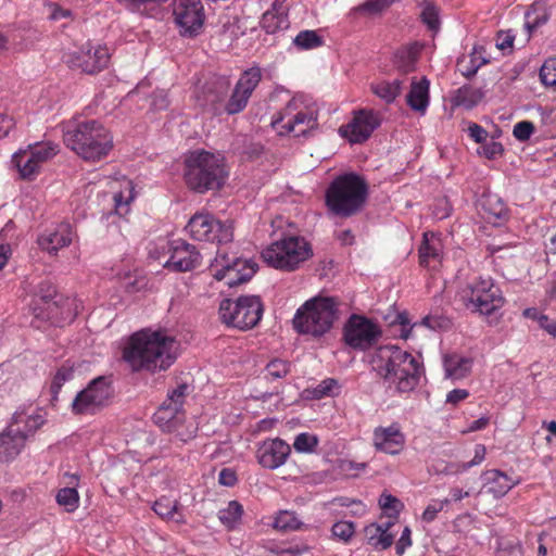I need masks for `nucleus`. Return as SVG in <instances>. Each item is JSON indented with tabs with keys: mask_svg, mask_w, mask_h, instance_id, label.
I'll return each mask as SVG.
<instances>
[{
	"mask_svg": "<svg viewBox=\"0 0 556 556\" xmlns=\"http://www.w3.org/2000/svg\"><path fill=\"white\" fill-rule=\"evenodd\" d=\"M211 266L214 277L217 280L227 279L226 283L229 287L247 282L255 274L254 264L251 261L235 256L229 258L226 254L217 253Z\"/></svg>",
	"mask_w": 556,
	"mask_h": 556,
	"instance_id": "obj_14",
	"label": "nucleus"
},
{
	"mask_svg": "<svg viewBox=\"0 0 556 556\" xmlns=\"http://www.w3.org/2000/svg\"><path fill=\"white\" fill-rule=\"evenodd\" d=\"M111 59L110 50L106 46L93 47L86 43L83 47L65 52L62 56L63 62L73 70L89 75H94L108 67Z\"/></svg>",
	"mask_w": 556,
	"mask_h": 556,
	"instance_id": "obj_12",
	"label": "nucleus"
},
{
	"mask_svg": "<svg viewBox=\"0 0 556 556\" xmlns=\"http://www.w3.org/2000/svg\"><path fill=\"white\" fill-rule=\"evenodd\" d=\"M541 81L545 86H554L556 84V62L546 61L540 70Z\"/></svg>",
	"mask_w": 556,
	"mask_h": 556,
	"instance_id": "obj_57",
	"label": "nucleus"
},
{
	"mask_svg": "<svg viewBox=\"0 0 556 556\" xmlns=\"http://www.w3.org/2000/svg\"><path fill=\"white\" fill-rule=\"evenodd\" d=\"M482 98L483 92L480 89L473 88L470 85H464L456 90L453 101L456 105L472 109L482 100Z\"/></svg>",
	"mask_w": 556,
	"mask_h": 556,
	"instance_id": "obj_35",
	"label": "nucleus"
},
{
	"mask_svg": "<svg viewBox=\"0 0 556 556\" xmlns=\"http://www.w3.org/2000/svg\"><path fill=\"white\" fill-rule=\"evenodd\" d=\"M381 115L374 110L362 109L354 112L352 121L339 128L342 137L351 143H363L380 126Z\"/></svg>",
	"mask_w": 556,
	"mask_h": 556,
	"instance_id": "obj_18",
	"label": "nucleus"
},
{
	"mask_svg": "<svg viewBox=\"0 0 556 556\" xmlns=\"http://www.w3.org/2000/svg\"><path fill=\"white\" fill-rule=\"evenodd\" d=\"M445 378L460 380L467 377L472 368V359L456 353L443 356Z\"/></svg>",
	"mask_w": 556,
	"mask_h": 556,
	"instance_id": "obj_26",
	"label": "nucleus"
},
{
	"mask_svg": "<svg viewBox=\"0 0 556 556\" xmlns=\"http://www.w3.org/2000/svg\"><path fill=\"white\" fill-rule=\"evenodd\" d=\"M422 11L420 13L421 21L431 30H438L440 26L439 10L433 2L429 0L422 1Z\"/></svg>",
	"mask_w": 556,
	"mask_h": 556,
	"instance_id": "obj_49",
	"label": "nucleus"
},
{
	"mask_svg": "<svg viewBox=\"0 0 556 556\" xmlns=\"http://www.w3.org/2000/svg\"><path fill=\"white\" fill-rule=\"evenodd\" d=\"M483 476L488 492L495 498L503 497L519 483V480H513L506 473L497 469L486 470Z\"/></svg>",
	"mask_w": 556,
	"mask_h": 556,
	"instance_id": "obj_25",
	"label": "nucleus"
},
{
	"mask_svg": "<svg viewBox=\"0 0 556 556\" xmlns=\"http://www.w3.org/2000/svg\"><path fill=\"white\" fill-rule=\"evenodd\" d=\"M65 146L86 161H99L113 148V140L105 127L97 121L68 123L63 130Z\"/></svg>",
	"mask_w": 556,
	"mask_h": 556,
	"instance_id": "obj_3",
	"label": "nucleus"
},
{
	"mask_svg": "<svg viewBox=\"0 0 556 556\" xmlns=\"http://www.w3.org/2000/svg\"><path fill=\"white\" fill-rule=\"evenodd\" d=\"M368 195L366 181L357 174L338 176L327 188L325 202L329 212L339 217H351L364 206Z\"/></svg>",
	"mask_w": 556,
	"mask_h": 556,
	"instance_id": "obj_4",
	"label": "nucleus"
},
{
	"mask_svg": "<svg viewBox=\"0 0 556 556\" xmlns=\"http://www.w3.org/2000/svg\"><path fill=\"white\" fill-rule=\"evenodd\" d=\"M421 48V45L415 42L396 52V65L403 73H409L415 70Z\"/></svg>",
	"mask_w": 556,
	"mask_h": 556,
	"instance_id": "obj_34",
	"label": "nucleus"
},
{
	"mask_svg": "<svg viewBox=\"0 0 556 556\" xmlns=\"http://www.w3.org/2000/svg\"><path fill=\"white\" fill-rule=\"evenodd\" d=\"M250 98L251 97L235 86L229 99L224 104L225 112L228 115L241 113L247 108Z\"/></svg>",
	"mask_w": 556,
	"mask_h": 556,
	"instance_id": "obj_40",
	"label": "nucleus"
},
{
	"mask_svg": "<svg viewBox=\"0 0 556 556\" xmlns=\"http://www.w3.org/2000/svg\"><path fill=\"white\" fill-rule=\"evenodd\" d=\"M188 386L180 384L168 393L167 399L162 403L154 414V421L163 430L176 431L184 421L182 406L187 394Z\"/></svg>",
	"mask_w": 556,
	"mask_h": 556,
	"instance_id": "obj_17",
	"label": "nucleus"
},
{
	"mask_svg": "<svg viewBox=\"0 0 556 556\" xmlns=\"http://www.w3.org/2000/svg\"><path fill=\"white\" fill-rule=\"evenodd\" d=\"M113 395L112 381L110 377L99 376L91 380L88 386L77 393L72 402V409L75 414H96L106 406Z\"/></svg>",
	"mask_w": 556,
	"mask_h": 556,
	"instance_id": "obj_11",
	"label": "nucleus"
},
{
	"mask_svg": "<svg viewBox=\"0 0 556 556\" xmlns=\"http://www.w3.org/2000/svg\"><path fill=\"white\" fill-rule=\"evenodd\" d=\"M290 372V363L283 359H273L265 367L266 379H281Z\"/></svg>",
	"mask_w": 556,
	"mask_h": 556,
	"instance_id": "obj_50",
	"label": "nucleus"
},
{
	"mask_svg": "<svg viewBox=\"0 0 556 556\" xmlns=\"http://www.w3.org/2000/svg\"><path fill=\"white\" fill-rule=\"evenodd\" d=\"M170 256L165 263V267L174 271H189L200 265L201 255L194 245L178 239L170 242Z\"/></svg>",
	"mask_w": 556,
	"mask_h": 556,
	"instance_id": "obj_19",
	"label": "nucleus"
},
{
	"mask_svg": "<svg viewBox=\"0 0 556 556\" xmlns=\"http://www.w3.org/2000/svg\"><path fill=\"white\" fill-rule=\"evenodd\" d=\"M535 127L534 124L530 121H521L518 122L513 129V135L519 141H527L530 139L531 135L534 132Z\"/></svg>",
	"mask_w": 556,
	"mask_h": 556,
	"instance_id": "obj_55",
	"label": "nucleus"
},
{
	"mask_svg": "<svg viewBox=\"0 0 556 556\" xmlns=\"http://www.w3.org/2000/svg\"><path fill=\"white\" fill-rule=\"evenodd\" d=\"M42 422L43 420L40 415L27 414L25 410H17L12 417L10 431L22 434L26 440L42 425Z\"/></svg>",
	"mask_w": 556,
	"mask_h": 556,
	"instance_id": "obj_27",
	"label": "nucleus"
},
{
	"mask_svg": "<svg viewBox=\"0 0 556 556\" xmlns=\"http://www.w3.org/2000/svg\"><path fill=\"white\" fill-rule=\"evenodd\" d=\"M484 48L482 46H475L472 52L469 54V64L465 66L462 74L466 78H470L476 75L478 70L486 64L489 60L484 55Z\"/></svg>",
	"mask_w": 556,
	"mask_h": 556,
	"instance_id": "obj_44",
	"label": "nucleus"
},
{
	"mask_svg": "<svg viewBox=\"0 0 556 556\" xmlns=\"http://www.w3.org/2000/svg\"><path fill=\"white\" fill-rule=\"evenodd\" d=\"M184 176L191 190L204 193L222 188L227 170L222 156L201 150L191 152L187 156Z\"/></svg>",
	"mask_w": 556,
	"mask_h": 556,
	"instance_id": "obj_5",
	"label": "nucleus"
},
{
	"mask_svg": "<svg viewBox=\"0 0 556 556\" xmlns=\"http://www.w3.org/2000/svg\"><path fill=\"white\" fill-rule=\"evenodd\" d=\"M185 229L197 241L227 243L233 238L232 224L223 223L210 213L194 214Z\"/></svg>",
	"mask_w": 556,
	"mask_h": 556,
	"instance_id": "obj_10",
	"label": "nucleus"
},
{
	"mask_svg": "<svg viewBox=\"0 0 556 556\" xmlns=\"http://www.w3.org/2000/svg\"><path fill=\"white\" fill-rule=\"evenodd\" d=\"M483 155L488 159H493L503 152V146L496 141H490L483 146Z\"/></svg>",
	"mask_w": 556,
	"mask_h": 556,
	"instance_id": "obj_64",
	"label": "nucleus"
},
{
	"mask_svg": "<svg viewBox=\"0 0 556 556\" xmlns=\"http://www.w3.org/2000/svg\"><path fill=\"white\" fill-rule=\"evenodd\" d=\"M405 441V434L396 422L389 427H377L372 433L375 448L390 455L399 454L404 448Z\"/></svg>",
	"mask_w": 556,
	"mask_h": 556,
	"instance_id": "obj_20",
	"label": "nucleus"
},
{
	"mask_svg": "<svg viewBox=\"0 0 556 556\" xmlns=\"http://www.w3.org/2000/svg\"><path fill=\"white\" fill-rule=\"evenodd\" d=\"M450 504V500H433L424 510L422 520L426 522H431L435 519L438 513H440L445 505Z\"/></svg>",
	"mask_w": 556,
	"mask_h": 556,
	"instance_id": "obj_56",
	"label": "nucleus"
},
{
	"mask_svg": "<svg viewBox=\"0 0 556 556\" xmlns=\"http://www.w3.org/2000/svg\"><path fill=\"white\" fill-rule=\"evenodd\" d=\"M485 446L482 444L476 445L475 456L470 462L467 463H451L445 467L446 475H458L462 473L469 468L481 464L485 458Z\"/></svg>",
	"mask_w": 556,
	"mask_h": 556,
	"instance_id": "obj_39",
	"label": "nucleus"
},
{
	"mask_svg": "<svg viewBox=\"0 0 556 556\" xmlns=\"http://www.w3.org/2000/svg\"><path fill=\"white\" fill-rule=\"evenodd\" d=\"M56 502L67 511H74L78 507L79 496L75 488H63L56 494Z\"/></svg>",
	"mask_w": 556,
	"mask_h": 556,
	"instance_id": "obj_48",
	"label": "nucleus"
},
{
	"mask_svg": "<svg viewBox=\"0 0 556 556\" xmlns=\"http://www.w3.org/2000/svg\"><path fill=\"white\" fill-rule=\"evenodd\" d=\"M231 83L226 75H213L203 85L204 102L203 105H212L222 103L225 100Z\"/></svg>",
	"mask_w": 556,
	"mask_h": 556,
	"instance_id": "obj_23",
	"label": "nucleus"
},
{
	"mask_svg": "<svg viewBox=\"0 0 556 556\" xmlns=\"http://www.w3.org/2000/svg\"><path fill=\"white\" fill-rule=\"evenodd\" d=\"M318 444L316 435L303 432L295 437L293 447L299 453H312Z\"/></svg>",
	"mask_w": 556,
	"mask_h": 556,
	"instance_id": "obj_52",
	"label": "nucleus"
},
{
	"mask_svg": "<svg viewBox=\"0 0 556 556\" xmlns=\"http://www.w3.org/2000/svg\"><path fill=\"white\" fill-rule=\"evenodd\" d=\"M378 503L380 508L388 515L389 518L396 519L404 508V504L396 496L388 493H382Z\"/></svg>",
	"mask_w": 556,
	"mask_h": 556,
	"instance_id": "obj_46",
	"label": "nucleus"
},
{
	"mask_svg": "<svg viewBox=\"0 0 556 556\" xmlns=\"http://www.w3.org/2000/svg\"><path fill=\"white\" fill-rule=\"evenodd\" d=\"M468 134L478 143L486 141L488 138V131L476 123L469 125Z\"/></svg>",
	"mask_w": 556,
	"mask_h": 556,
	"instance_id": "obj_60",
	"label": "nucleus"
},
{
	"mask_svg": "<svg viewBox=\"0 0 556 556\" xmlns=\"http://www.w3.org/2000/svg\"><path fill=\"white\" fill-rule=\"evenodd\" d=\"M132 370H166L176 359V341L164 331L142 330L135 333L123 353Z\"/></svg>",
	"mask_w": 556,
	"mask_h": 556,
	"instance_id": "obj_1",
	"label": "nucleus"
},
{
	"mask_svg": "<svg viewBox=\"0 0 556 556\" xmlns=\"http://www.w3.org/2000/svg\"><path fill=\"white\" fill-rule=\"evenodd\" d=\"M429 86L430 83L426 77L412 81L410 90L406 96V102L412 110L425 114L429 105Z\"/></svg>",
	"mask_w": 556,
	"mask_h": 556,
	"instance_id": "obj_28",
	"label": "nucleus"
},
{
	"mask_svg": "<svg viewBox=\"0 0 556 556\" xmlns=\"http://www.w3.org/2000/svg\"><path fill=\"white\" fill-rule=\"evenodd\" d=\"M74 370L72 367L62 366L55 374L53 381L51 383V392L53 394H58L61 390L63 383L73 378Z\"/></svg>",
	"mask_w": 556,
	"mask_h": 556,
	"instance_id": "obj_54",
	"label": "nucleus"
},
{
	"mask_svg": "<svg viewBox=\"0 0 556 556\" xmlns=\"http://www.w3.org/2000/svg\"><path fill=\"white\" fill-rule=\"evenodd\" d=\"M293 42L298 48L307 50L320 47L323 39L315 30H302L295 36Z\"/></svg>",
	"mask_w": 556,
	"mask_h": 556,
	"instance_id": "obj_47",
	"label": "nucleus"
},
{
	"mask_svg": "<svg viewBox=\"0 0 556 556\" xmlns=\"http://www.w3.org/2000/svg\"><path fill=\"white\" fill-rule=\"evenodd\" d=\"M180 504L177 500L162 496L156 500L152 506L153 511L163 519L173 520L177 523H184L185 518L179 510Z\"/></svg>",
	"mask_w": 556,
	"mask_h": 556,
	"instance_id": "obj_31",
	"label": "nucleus"
},
{
	"mask_svg": "<svg viewBox=\"0 0 556 556\" xmlns=\"http://www.w3.org/2000/svg\"><path fill=\"white\" fill-rule=\"evenodd\" d=\"M25 439L22 434L8 430L0 434V457L4 460L13 459L24 446Z\"/></svg>",
	"mask_w": 556,
	"mask_h": 556,
	"instance_id": "obj_30",
	"label": "nucleus"
},
{
	"mask_svg": "<svg viewBox=\"0 0 556 556\" xmlns=\"http://www.w3.org/2000/svg\"><path fill=\"white\" fill-rule=\"evenodd\" d=\"M339 390V383L333 378H327L320 381L314 389L309 391L313 399L319 400L325 396H331Z\"/></svg>",
	"mask_w": 556,
	"mask_h": 556,
	"instance_id": "obj_51",
	"label": "nucleus"
},
{
	"mask_svg": "<svg viewBox=\"0 0 556 556\" xmlns=\"http://www.w3.org/2000/svg\"><path fill=\"white\" fill-rule=\"evenodd\" d=\"M291 448L289 444L280 439L264 441L256 452L258 464L266 469H277L282 466Z\"/></svg>",
	"mask_w": 556,
	"mask_h": 556,
	"instance_id": "obj_21",
	"label": "nucleus"
},
{
	"mask_svg": "<svg viewBox=\"0 0 556 556\" xmlns=\"http://www.w3.org/2000/svg\"><path fill=\"white\" fill-rule=\"evenodd\" d=\"M402 81L395 79L393 81H379L371 85V91L386 103H392L400 94Z\"/></svg>",
	"mask_w": 556,
	"mask_h": 556,
	"instance_id": "obj_36",
	"label": "nucleus"
},
{
	"mask_svg": "<svg viewBox=\"0 0 556 556\" xmlns=\"http://www.w3.org/2000/svg\"><path fill=\"white\" fill-rule=\"evenodd\" d=\"M480 206L483 217L493 225H501L508 217V208L497 194H483Z\"/></svg>",
	"mask_w": 556,
	"mask_h": 556,
	"instance_id": "obj_24",
	"label": "nucleus"
},
{
	"mask_svg": "<svg viewBox=\"0 0 556 556\" xmlns=\"http://www.w3.org/2000/svg\"><path fill=\"white\" fill-rule=\"evenodd\" d=\"M464 306L475 313L490 316L504 305L500 288L491 278H475L458 291Z\"/></svg>",
	"mask_w": 556,
	"mask_h": 556,
	"instance_id": "obj_7",
	"label": "nucleus"
},
{
	"mask_svg": "<svg viewBox=\"0 0 556 556\" xmlns=\"http://www.w3.org/2000/svg\"><path fill=\"white\" fill-rule=\"evenodd\" d=\"M262 80V71L258 66H253L245 70L236 83V87L247 93L249 97L252 96Z\"/></svg>",
	"mask_w": 556,
	"mask_h": 556,
	"instance_id": "obj_37",
	"label": "nucleus"
},
{
	"mask_svg": "<svg viewBox=\"0 0 556 556\" xmlns=\"http://www.w3.org/2000/svg\"><path fill=\"white\" fill-rule=\"evenodd\" d=\"M312 255L309 243L301 237H285L263 250L262 257L269 266L293 270Z\"/></svg>",
	"mask_w": 556,
	"mask_h": 556,
	"instance_id": "obj_8",
	"label": "nucleus"
},
{
	"mask_svg": "<svg viewBox=\"0 0 556 556\" xmlns=\"http://www.w3.org/2000/svg\"><path fill=\"white\" fill-rule=\"evenodd\" d=\"M132 187L129 185V194L126 197L122 193L114 195L115 210L118 215H125L128 212L129 202L134 199Z\"/></svg>",
	"mask_w": 556,
	"mask_h": 556,
	"instance_id": "obj_58",
	"label": "nucleus"
},
{
	"mask_svg": "<svg viewBox=\"0 0 556 556\" xmlns=\"http://www.w3.org/2000/svg\"><path fill=\"white\" fill-rule=\"evenodd\" d=\"M420 265L429 266L431 261L441 262L442 260V243L439 238L428 233H424V241L419 248Z\"/></svg>",
	"mask_w": 556,
	"mask_h": 556,
	"instance_id": "obj_32",
	"label": "nucleus"
},
{
	"mask_svg": "<svg viewBox=\"0 0 556 556\" xmlns=\"http://www.w3.org/2000/svg\"><path fill=\"white\" fill-rule=\"evenodd\" d=\"M296 99L288 102L280 116L273 121V126L278 130L279 135L293 134L295 137L304 136L308 130L317 125V114L315 111H299Z\"/></svg>",
	"mask_w": 556,
	"mask_h": 556,
	"instance_id": "obj_13",
	"label": "nucleus"
},
{
	"mask_svg": "<svg viewBox=\"0 0 556 556\" xmlns=\"http://www.w3.org/2000/svg\"><path fill=\"white\" fill-rule=\"evenodd\" d=\"M261 26L267 34H275L288 27V15L275 14L267 10L262 16Z\"/></svg>",
	"mask_w": 556,
	"mask_h": 556,
	"instance_id": "obj_43",
	"label": "nucleus"
},
{
	"mask_svg": "<svg viewBox=\"0 0 556 556\" xmlns=\"http://www.w3.org/2000/svg\"><path fill=\"white\" fill-rule=\"evenodd\" d=\"M73 230L68 223H61L53 230L39 236L38 244L49 253H56L60 249L72 243Z\"/></svg>",
	"mask_w": 556,
	"mask_h": 556,
	"instance_id": "obj_22",
	"label": "nucleus"
},
{
	"mask_svg": "<svg viewBox=\"0 0 556 556\" xmlns=\"http://www.w3.org/2000/svg\"><path fill=\"white\" fill-rule=\"evenodd\" d=\"M173 15L184 36H197L203 27L204 9L200 0H174Z\"/></svg>",
	"mask_w": 556,
	"mask_h": 556,
	"instance_id": "obj_16",
	"label": "nucleus"
},
{
	"mask_svg": "<svg viewBox=\"0 0 556 556\" xmlns=\"http://www.w3.org/2000/svg\"><path fill=\"white\" fill-rule=\"evenodd\" d=\"M392 521H388L384 526L371 523L365 528V535L369 545L376 549H387L394 541L391 533L388 532L392 526Z\"/></svg>",
	"mask_w": 556,
	"mask_h": 556,
	"instance_id": "obj_29",
	"label": "nucleus"
},
{
	"mask_svg": "<svg viewBox=\"0 0 556 556\" xmlns=\"http://www.w3.org/2000/svg\"><path fill=\"white\" fill-rule=\"evenodd\" d=\"M370 363L378 376L399 393L412 392L425 371L417 357L396 345L379 346Z\"/></svg>",
	"mask_w": 556,
	"mask_h": 556,
	"instance_id": "obj_2",
	"label": "nucleus"
},
{
	"mask_svg": "<svg viewBox=\"0 0 556 556\" xmlns=\"http://www.w3.org/2000/svg\"><path fill=\"white\" fill-rule=\"evenodd\" d=\"M26 150L41 167L42 163L52 159L58 153V146L52 142L35 143L30 144Z\"/></svg>",
	"mask_w": 556,
	"mask_h": 556,
	"instance_id": "obj_42",
	"label": "nucleus"
},
{
	"mask_svg": "<svg viewBox=\"0 0 556 556\" xmlns=\"http://www.w3.org/2000/svg\"><path fill=\"white\" fill-rule=\"evenodd\" d=\"M412 531L408 527H405L399 541L395 544V551L399 556H402L406 548L412 545Z\"/></svg>",
	"mask_w": 556,
	"mask_h": 556,
	"instance_id": "obj_59",
	"label": "nucleus"
},
{
	"mask_svg": "<svg viewBox=\"0 0 556 556\" xmlns=\"http://www.w3.org/2000/svg\"><path fill=\"white\" fill-rule=\"evenodd\" d=\"M263 311L260 296L243 295L236 301L224 299L219 304L218 314L220 320L227 326L248 330L260 323Z\"/></svg>",
	"mask_w": 556,
	"mask_h": 556,
	"instance_id": "obj_9",
	"label": "nucleus"
},
{
	"mask_svg": "<svg viewBox=\"0 0 556 556\" xmlns=\"http://www.w3.org/2000/svg\"><path fill=\"white\" fill-rule=\"evenodd\" d=\"M380 334L379 328L372 321L356 314L351 315L343 328L345 343L355 350L369 349Z\"/></svg>",
	"mask_w": 556,
	"mask_h": 556,
	"instance_id": "obj_15",
	"label": "nucleus"
},
{
	"mask_svg": "<svg viewBox=\"0 0 556 556\" xmlns=\"http://www.w3.org/2000/svg\"><path fill=\"white\" fill-rule=\"evenodd\" d=\"M338 307V301L331 296L309 299L298 308L293 327L299 333L320 338L333 327L339 317Z\"/></svg>",
	"mask_w": 556,
	"mask_h": 556,
	"instance_id": "obj_6",
	"label": "nucleus"
},
{
	"mask_svg": "<svg viewBox=\"0 0 556 556\" xmlns=\"http://www.w3.org/2000/svg\"><path fill=\"white\" fill-rule=\"evenodd\" d=\"M218 481L222 485L233 486L237 482L236 472L230 468H224L219 472Z\"/></svg>",
	"mask_w": 556,
	"mask_h": 556,
	"instance_id": "obj_63",
	"label": "nucleus"
},
{
	"mask_svg": "<svg viewBox=\"0 0 556 556\" xmlns=\"http://www.w3.org/2000/svg\"><path fill=\"white\" fill-rule=\"evenodd\" d=\"M331 532L333 536L342 540L343 542H349L355 532V526L352 521H338L332 526Z\"/></svg>",
	"mask_w": 556,
	"mask_h": 556,
	"instance_id": "obj_53",
	"label": "nucleus"
},
{
	"mask_svg": "<svg viewBox=\"0 0 556 556\" xmlns=\"http://www.w3.org/2000/svg\"><path fill=\"white\" fill-rule=\"evenodd\" d=\"M302 522L293 511H280L274 521V528L282 532L294 531L300 529Z\"/></svg>",
	"mask_w": 556,
	"mask_h": 556,
	"instance_id": "obj_45",
	"label": "nucleus"
},
{
	"mask_svg": "<svg viewBox=\"0 0 556 556\" xmlns=\"http://www.w3.org/2000/svg\"><path fill=\"white\" fill-rule=\"evenodd\" d=\"M243 514L242 505L237 501H230L227 507L218 511V519L228 529H233Z\"/></svg>",
	"mask_w": 556,
	"mask_h": 556,
	"instance_id": "obj_38",
	"label": "nucleus"
},
{
	"mask_svg": "<svg viewBox=\"0 0 556 556\" xmlns=\"http://www.w3.org/2000/svg\"><path fill=\"white\" fill-rule=\"evenodd\" d=\"M12 162L15 164L21 178L33 180L39 173L40 166L29 154L27 150H20L13 155Z\"/></svg>",
	"mask_w": 556,
	"mask_h": 556,
	"instance_id": "obj_33",
	"label": "nucleus"
},
{
	"mask_svg": "<svg viewBox=\"0 0 556 556\" xmlns=\"http://www.w3.org/2000/svg\"><path fill=\"white\" fill-rule=\"evenodd\" d=\"M36 298L47 304V309L49 311L48 317H52L54 308L60 304L58 300H54V298H56L55 287L49 281L40 282Z\"/></svg>",
	"mask_w": 556,
	"mask_h": 556,
	"instance_id": "obj_41",
	"label": "nucleus"
},
{
	"mask_svg": "<svg viewBox=\"0 0 556 556\" xmlns=\"http://www.w3.org/2000/svg\"><path fill=\"white\" fill-rule=\"evenodd\" d=\"M390 4V0H367L362 9L369 13H378L381 12Z\"/></svg>",
	"mask_w": 556,
	"mask_h": 556,
	"instance_id": "obj_61",
	"label": "nucleus"
},
{
	"mask_svg": "<svg viewBox=\"0 0 556 556\" xmlns=\"http://www.w3.org/2000/svg\"><path fill=\"white\" fill-rule=\"evenodd\" d=\"M523 316L530 319H533L538 323L539 327L542 329L545 323H547L548 316L541 313L538 308L529 307L523 311Z\"/></svg>",
	"mask_w": 556,
	"mask_h": 556,
	"instance_id": "obj_62",
	"label": "nucleus"
}]
</instances>
